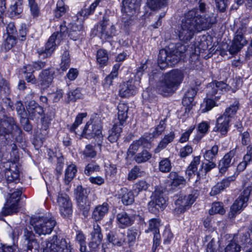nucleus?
<instances>
[{
    "label": "nucleus",
    "mask_w": 252,
    "mask_h": 252,
    "mask_svg": "<svg viewBox=\"0 0 252 252\" xmlns=\"http://www.w3.org/2000/svg\"><path fill=\"white\" fill-rule=\"evenodd\" d=\"M206 4L199 2V8H193L184 14L176 33L179 39L184 42L189 41L196 33L209 29L215 22L207 14Z\"/></svg>",
    "instance_id": "f257e3e1"
},
{
    "label": "nucleus",
    "mask_w": 252,
    "mask_h": 252,
    "mask_svg": "<svg viewBox=\"0 0 252 252\" xmlns=\"http://www.w3.org/2000/svg\"><path fill=\"white\" fill-rule=\"evenodd\" d=\"M184 78L183 71L172 70L164 74L163 79L158 86V92L163 95L173 94L179 88Z\"/></svg>",
    "instance_id": "f03ea898"
},
{
    "label": "nucleus",
    "mask_w": 252,
    "mask_h": 252,
    "mask_svg": "<svg viewBox=\"0 0 252 252\" xmlns=\"http://www.w3.org/2000/svg\"><path fill=\"white\" fill-rule=\"evenodd\" d=\"M67 30V28L65 23L61 24L60 25V32H54L51 35L45 44V48H39L37 50L39 56L43 58L50 57L56 47L66 36Z\"/></svg>",
    "instance_id": "7ed1b4c3"
},
{
    "label": "nucleus",
    "mask_w": 252,
    "mask_h": 252,
    "mask_svg": "<svg viewBox=\"0 0 252 252\" xmlns=\"http://www.w3.org/2000/svg\"><path fill=\"white\" fill-rule=\"evenodd\" d=\"M56 223L54 218L49 214L33 218L31 221L34 231L39 236L51 234Z\"/></svg>",
    "instance_id": "20e7f679"
},
{
    "label": "nucleus",
    "mask_w": 252,
    "mask_h": 252,
    "mask_svg": "<svg viewBox=\"0 0 252 252\" xmlns=\"http://www.w3.org/2000/svg\"><path fill=\"white\" fill-rule=\"evenodd\" d=\"M43 252H72L70 242L62 238L59 240L57 235L49 239Z\"/></svg>",
    "instance_id": "39448f33"
},
{
    "label": "nucleus",
    "mask_w": 252,
    "mask_h": 252,
    "mask_svg": "<svg viewBox=\"0 0 252 252\" xmlns=\"http://www.w3.org/2000/svg\"><path fill=\"white\" fill-rule=\"evenodd\" d=\"M251 191V188L247 187L245 189L242 194L234 201L230 208L228 216L230 219L235 218V216L240 213L243 209L247 206V202Z\"/></svg>",
    "instance_id": "423d86ee"
},
{
    "label": "nucleus",
    "mask_w": 252,
    "mask_h": 252,
    "mask_svg": "<svg viewBox=\"0 0 252 252\" xmlns=\"http://www.w3.org/2000/svg\"><path fill=\"white\" fill-rule=\"evenodd\" d=\"M22 131L16 124L14 119L7 117L2 120L0 123V133L1 134H11L13 137L19 136Z\"/></svg>",
    "instance_id": "0eeeda50"
},
{
    "label": "nucleus",
    "mask_w": 252,
    "mask_h": 252,
    "mask_svg": "<svg viewBox=\"0 0 252 252\" xmlns=\"http://www.w3.org/2000/svg\"><path fill=\"white\" fill-rule=\"evenodd\" d=\"M21 194L22 191L19 189L9 194V198L2 210V213L4 216L12 215L18 212V202Z\"/></svg>",
    "instance_id": "6e6552de"
},
{
    "label": "nucleus",
    "mask_w": 252,
    "mask_h": 252,
    "mask_svg": "<svg viewBox=\"0 0 252 252\" xmlns=\"http://www.w3.org/2000/svg\"><path fill=\"white\" fill-rule=\"evenodd\" d=\"M228 90L227 85L223 82H212L207 86V95L208 97L214 98L217 100L221 94Z\"/></svg>",
    "instance_id": "1a4fd4ad"
},
{
    "label": "nucleus",
    "mask_w": 252,
    "mask_h": 252,
    "mask_svg": "<svg viewBox=\"0 0 252 252\" xmlns=\"http://www.w3.org/2000/svg\"><path fill=\"white\" fill-rule=\"evenodd\" d=\"M23 237L24 246L22 252H38L39 245L32 231L25 229Z\"/></svg>",
    "instance_id": "9d476101"
},
{
    "label": "nucleus",
    "mask_w": 252,
    "mask_h": 252,
    "mask_svg": "<svg viewBox=\"0 0 252 252\" xmlns=\"http://www.w3.org/2000/svg\"><path fill=\"white\" fill-rule=\"evenodd\" d=\"M57 202L62 216L63 218H67L72 214V203L66 194L59 193Z\"/></svg>",
    "instance_id": "9b49d317"
},
{
    "label": "nucleus",
    "mask_w": 252,
    "mask_h": 252,
    "mask_svg": "<svg viewBox=\"0 0 252 252\" xmlns=\"http://www.w3.org/2000/svg\"><path fill=\"white\" fill-rule=\"evenodd\" d=\"M99 32L101 38L110 39L117 35V30L114 25L109 22V19L103 17L99 22Z\"/></svg>",
    "instance_id": "f8f14e48"
},
{
    "label": "nucleus",
    "mask_w": 252,
    "mask_h": 252,
    "mask_svg": "<svg viewBox=\"0 0 252 252\" xmlns=\"http://www.w3.org/2000/svg\"><path fill=\"white\" fill-rule=\"evenodd\" d=\"M196 198V196L193 194L180 195L175 202L176 206L175 210H177V211L180 213L184 212L191 207Z\"/></svg>",
    "instance_id": "ddd939ff"
},
{
    "label": "nucleus",
    "mask_w": 252,
    "mask_h": 252,
    "mask_svg": "<svg viewBox=\"0 0 252 252\" xmlns=\"http://www.w3.org/2000/svg\"><path fill=\"white\" fill-rule=\"evenodd\" d=\"M247 43L248 41L242 33V30H238L229 48V53L232 55L237 54Z\"/></svg>",
    "instance_id": "4468645a"
},
{
    "label": "nucleus",
    "mask_w": 252,
    "mask_h": 252,
    "mask_svg": "<svg viewBox=\"0 0 252 252\" xmlns=\"http://www.w3.org/2000/svg\"><path fill=\"white\" fill-rule=\"evenodd\" d=\"M74 194L79 208L87 211L90 208V202L86 196V190L81 186H78L74 189Z\"/></svg>",
    "instance_id": "2eb2a0df"
},
{
    "label": "nucleus",
    "mask_w": 252,
    "mask_h": 252,
    "mask_svg": "<svg viewBox=\"0 0 252 252\" xmlns=\"http://www.w3.org/2000/svg\"><path fill=\"white\" fill-rule=\"evenodd\" d=\"M152 200L149 202V208L155 207L156 208H163L166 204V199L163 196V192L160 189L157 188L151 196Z\"/></svg>",
    "instance_id": "dca6fc26"
},
{
    "label": "nucleus",
    "mask_w": 252,
    "mask_h": 252,
    "mask_svg": "<svg viewBox=\"0 0 252 252\" xmlns=\"http://www.w3.org/2000/svg\"><path fill=\"white\" fill-rule=\"evenodd\" d=\"M83 134L87 138L100 137L101 126L99 124L89 122L86 124L83 129Z\"/></svg>",
    "instance_id": "f3484780"
},
{
    "label": "nucleus",
    "mask_w": 252,
    "mask_h": 252,
    "mask_svg": "<svg viewBox=\"0 0 252 252\" xmlns=\"http://www.w3.org/2000/svg\"><path fill=\"white\" fill-rule=\"evenodd\" d=\"M135 81L132 80L124 82L120 85L119 95L122 97H128L134 95L137 90Z\"/></svg>",
    "instance_id": "a211bd4d"
},
{
    "label": "nucleus",
    "mask_w": 252,
    "mask_h": 252,
    "mask_svg": "<svg viewBox=\"0 0 252 252\" xmlns=\"http://www.w3.org/2000/svg\"><path fill=\"white\" fill-rule=\"evenodd\" d=\"M19 172L17 164L9 162V168L4 171V178L7 183L16 182L19 180Z\"/></svg>",
    "instance_id": "6ab92c4d"
},
{
    "label": "nucleus",
    "mask_w": 252,
    "mask_h": 252,
    "mask_svg": "<svg viewBox=\"0 0 252 252\" xmlns=\"http://www.w3.org/2000/svg\"><path fill=\"white\" fill-rule=\"evenodd\" d=\"M140 1L141 0H123L122 11L131 16L138 10Z\"/></svg>",
    "instance_id": "aec40b11"
},
{
    "label": "nucleus",
    "mask_w": 252,
    "mask_h": 252,
    "mask_svg": "<svg viewBox=\"0 0 252 252\" xmlns=\"http://www.w3.org/2000/svg\"><path fill=\"white\" fill-rule=\"evenodd\" d=\"M54 73L49 69H45L39 74L37 80L43 89H46L51 85Z\"/></svg>",
    "instance_id": "412c9836"
},
{
    "label": "nucleus",
    "mask_w": 252,
    "mask_h": 252,
    "mask_svg": "<svg viewBox=\"0 0 252 252\" xmlns=\"http://www.w3.org/2000/svg\"><path fill=\"white\" fill-rule=\"evenodd\" d=\"M27 109L31 119L39 118L44 113L43 108L34 100L30 101L27 104Z\"/></svg>",
    "instance_id": "4be33fe9"
},
{
    "label": "nucleus",
    "mask_w": 252,
    "mask_h": 252,
    "mask_svg": "<svg viewBox=\"0 0 252 252\" xmlns=\"http://www.w3.org/2000/svg\"><path fill=\"white\" fill-rule=\"evenodd\" d=\"M230 120V119L228 117L225 116V115L220 116L217 120L214 131L220 132L222 135H226L229 126Z\"/></svg>",
    "instance_id": "5701e85b"
},
{
    "label": "nucleus",
    "mask_w": 252,
    "mask_h": 252,
    "mask_svg": "<svg viewBox=\"0 0 252 252\" xmlns=\"http://www.w3.org/2000/svg\"><path fill=\"white\" fill-rule=\"evenodd\" d=\"M116 219L119 227L122 228L130 226L134 221V217L125 212L118 213L117 215Z\"/></svg>",
    "instance_id": "b1692460"
},
{
    "label": "nucleus",
    "mask_w": 252,
    "mask_h": 252,
    "mask_svg": "<svg viewBox=\"0 0 252 252\" xmlns=\"http://www.w3.org/2000/svg\"><path fill=\"white\" fill-rule=\"evenodd\" d=\"M236 154V149H233L226 154L219 163V171L224 174L230 166L231 160Z\"/></svg>",
    "instance_id": "393cba45"
},
{
    "label": "nucleus",
    "mask_w": 252,
    "mask_h": 252,
    "mask_svg": "<svg viewBox=\"0 0 252 252\" xmlns=\"http://www.w3.org/2000/svg\"><path fill=\"white\" fill-rule=\"evenodd\" d=\"M118 122H117L120 126H123L124 124L126 123L127 118V112L128 111V106L125 103H119L118 107Z\"/></svg>",
    "instance_id": "a878e982"
},
{
    "label": "nucleus",
    "mask_w": 252,
    "mask_h": 252,
    "mask_svg": "<svg viewBox=\"0 0 252 252\" xmlns=\"http://www.w3.org/2000/svg\"><path fill=\"white\" fill-rule=\"evenodd\" d=\"M118 198L125 205H129L134 201V196L132 191L126 188L122 189L118 193Z\"/></svg>",
    "instance_id": "bb28decb"
},
{
    "label": "nucleus",
    "mask_w": 252,
    "mask_h": 252,
    "mask_svg": "<svg viewBox=\"0 0 252 252\" xmlns=\"http://www.w3.org/2000/svg\"><path fill=\"white\" fill-rule=\"evenodd\" d=\"M68 36L73 40L78 39L81 36L83 35L84 31H83V26L81 22L78 23H73L71 24L69 28Z\"/></svg>",
    "instance_id": "cd10ccee"
},
{
    "label": "nucleus",
    "mask_w": 252,
    "mask_h": 252,
    "mask_svg": "<svg viewBox=\"0 0 252 252\" xmlns=\"http://www.w3.org/2000/svg\"><path fill=\"white\" fill-rule=\"evenodd\" d=\"M169 178L171 180L170 185L172 189L182 188L186 185V181L184 177L179 175L176 172H170Z\"/></svg>",
    "instance_id": "c85d7f7f"
},
{
    "label": "nucleus",
    "mask_w": 252,
    "mask_h": 252,
    "mask_svg": "<svg viewBox=\"0 0 252 252\" xmlns=\"http://www.w3.org/2000/svg\"><path fill=\"white\" fill-rule=\"evenodd\" d=\"M107 237L109 242L118 246L122 245L125 240V233L120 231H110Z\"/></svg>",
    "instance_id": "c756f323"
},
{
    "label": "nucleus",
    "mask_w": 252,
    "mask_h": 252,
    "mask_svg": "<svg viewBox=\"0 0 252 252\" xmlns=\"http://www.w3.org/2000/svg\"><path fill=\"white\" fill-rule=\"evenodd\" d=\"M150 144V142L147 139L141 137L138 140L134 141L130 144L128 150V154L130 155L133 156L138 151L140 147H148V145Z\"/></svg>",
    "instance_id": "7c9ffc66"
},
{
    "label": "nucleus",
    "mask_w": 252,
    "mask_h": 252,
    "mask_svg": "<svg viewBox=\"0 0 252 252\" xmlns=\"http://www.w3.org/2000/svg\"><path fill=\"white\" fill-rule=\"evenodd\" d=\"M109 209V206L107 203H103L95 207L93 214L92 218L95 221L100 220L107 213Z\"/></svg>",
    "instance_id": "2f4dec72"
},
{
    "label": "nucleus",
    "mask_w": 252,
    "mask_h": 252,
    "mask_svg": "<svg viewBox=\"0 0 252 252\" xmlns=\"http://www.w3.org/2000/svg\"><path fill=\"white\" fill-rule=\"evenodd\" d=\"M169 47L161 49L158 55V63L159 67L164 69L168 66Z\"/></svg>",
    "instance_id": "473e14b6"
},
{
    "label": "nucleus",
    "mask_w": 252,
    "mask_h": 252,
    "mask_svg": "<svg viewBox=\"0 0 252 252\" xmlns=\"http://www.w3.org/2000/svg\"><path fill=\"white\" fill-rule=\"evenodd\" d=\"M174 138L175 133L173 132H170L168 134L165 135L155 149V152L156 153H159L161 150L164 149L169 143L172 142Z\"/></svg>",
    "instance_id": "72a5a7b5"
},
{
    "label": "nucleus",
    "mask_w": 252,
    "mask_h": 252,
    "mask_svg": "<svg viewBox=\"0 0 252 252\" xmlns=\"http://www.w3.org/2000/svg\"><path fill=\"white\" fill-rule=\"evenodd\" d=\"M96 62L100 67L106 65L108 61L107 51L103 49H100L96 52Z\"/></svg>",
    "instance_id": "f704fd0d"
},
{
    "label": "nucleus",
    "mask_w": 252,
    "mask_h": 252,
    "mask_svg": "<svg viewBox=\"0 0 252 252\" xmlns=\"http://www.w3.org/2000/svg\"><path fill=\"white\" fill-rule=\"evenodd\" d=\"M122 126H120L117 123L113 125L111 130L109 132L108 137V140L111 143L116 142L118 140L121 132L122 131Z\"/></svg>",
    "instance_id": "c9c22d12"
},
{
    "label": "nucleus",
    "mask_w": 252,
    "mask_h": 252,
    "mask_svg": "<svg viewBox=\"0 0 252 252\" xmlns=\"http://www.w3.org/2000/svg\"><path fill=\"white\" fill-rule=\"evenodd\" d=\"M71 59L69 53L67 50H65L61 56L59 70L63 72L65 71L70 66Z\"/></svg>",
    "instance_id": "e433bc0d"
},
{
    "label": "nucleus",
    "mask_w": 252,
    "mask_h": 252,
    "mask_svg": "<svg viewBox=\"0 0 252 252\" xmlns=\"http://www.w3.org/2000/svg\"><path fill=\"white\" fill-rule=\"evenodd\" d=\"M210 127V123L203 121L198 124L197 126V131L198 133L196 136L195 139L197 140H200L208 131Z\"/></svg>",
    "instance_id": "4c0bfd02"
},
{
    "label": "nucleus",
    "mask_w": 252,
    "mask_h": 252,
    "mask_svg": "<svg viewBox=\"0 0 252 252\" xmlns=\"http://www.w3.org/2000/svg\"><path fill=\"white\" fill-rule=\"evenodd\" d=\"M76 172L77 169L75 165L71 164L67 166L65 170L64 177V181L66 184H68L73 179L75 176Z\"/></svg>",
    "instance_id": "58836bf2"
},
{
    "label": "nucleus",
    "mask_w": 252,
    "mask_h": 252,
    "mask_svg": "<svg viewBox=\"0 0 252 252\" xmlns=\"http://www.w3.org/2000/svg\"><path fill=\"white\" fill-rule=\"evenodd\" d=\"M219 152V147L215 145L211 149L206 150L204 153L203 157L205 160H215Z\"/></svg>",
    "instance_id": "ea45409f"
},
{
    "label": "nucleus",
    "mask_w": 252,
    "mask_h": 252,
    "mask_svg": "<svg viewBox=\"0 0 252 252\" xmlns=\"http://www.w3.org/2000/svg\"><path fill=\"white\" fill-rule=\"evenodd\" d=\"M152 156V154L147 150H143L135 155L134 160L138 163L145 162L149 160Z\"/></svg>",
    "instance_id": "a19ab883"
},
{
    "label": "nucleus",
    "mask_w": 252,
    "mask_h": 252,
    "mask_svg": "<svg viewBox=\"0 0 252 252\" xmlns=\"http://www.w3.org/2000/svg\"><path fill=\"white\" fill-rule=\"evenodd\" d=\"M68 7L64 3L63 0H59L56 5L55 10V16L57 18L61 17L67 11Z\"/></svg>",
    "instance_id": "79ce46f5"
},
{
    "label": "nucleus",
    "mask_w": 252,
    "mask_h": 252,
    "mask_svg": "<svg viewBox=\"0 0 252 252\" xmlns=\"http://www.w3.org/2000/svg\"><path fill=\"white\" fill-rule=\"evenodd\" d=\"M91 239L97 240V242H101L103 238L101 228L97 223L93 225V230L91 233Z\"/></svg>",
    "instance_id": "37998d69"
},
{
    "label": "nucleus",
    "mask_w": 252,
    "mask_h": 252,
    "mask_svg": "<svg viewBox=\"0 0 252 252\" xmlns=\"http://www.w3.org/2000/svg\"><path fill=\"white\" fill-rule=\"evenodd\" d=\"M17 43V39L13 35H7L3 41L2 46L6 50L8 51L14 46Z\"/></svg>",
    "instance_id": "c03bdc74"
},
{
    "label": "nucleus",
    "mask_w": 252,
    "mask_h": 252,
    "mask_svg": "<svg viewBox=\"0 0 252 252\" xmlns=\"http://www.w3.org/2000/svg\"><path fill=\"white\" fill-rule=\"evenodd\" d=\"M171 161L168 158H163L159 162L158 168L163 173L169 172L171 169Z\"/></svg>",
    "instance_id": "a18cd8bd"
},
{
    "label": "nucleus",
    "mask_w": 252,
    "mask_h": 252,
    "mask_svg": "<svg viewBox=\"0 0 252 252\" xmlns=\"http://www.w3.org/2000/svg\"><path fill=\"white\" fill-rule=\"evenodd\" d=\"M168 65L172 66L177 63L181 59V55H178L175 50L169 47Z\"/></svg>",
    "instance_id": "49530a36"
},
{
    "label": "nucleus",
    "mask_w": 252,
    "mask_h": 252,
    "mask_svg": "<svg viewBox=\"0 0 252 252\" xmlns=\"http://www.w3.org/2000/svg\"><path fill=\"white\" fill-rule=\"evenodd\" d=\"M225 212L222 203L218 202L213 203L211 208L209 210V213L211 215L216 214L222 215L225 213Z\"/></svg>",
    "instance_id": "de8ad7c7"
},
{
    "label": "nucleus",
    "mask_w": 252,
    "mask_h": 252,
    "mask_svg": "<svg viewBox=\"0 0 252 252\" xmlns=\"http://www.w3.org/2000/svg\"><path fill=\"white\" fill-rule=\"evenodd\" d=\"M239 103L238 100H235L233 103L225 109L223 115L228 117L229 118L235 115L239 109Z\"/></svg>",
    "instance_id": "09e8293b"
},
{
    "label": "nucleus",
    "mask_w": 252,
    "mask_h": 252,
    "mask_svg": "<svg viewBox=\"0 0 252 252\" xmlns=\"http://www.w3.org/2000/svg\"><path fill=\"white\" fill-rule=\"evenodd\" d=\"M149 228L145 230L146 233L150 231L159 232V227L160 226V220L158 219H152L149 220Z\"/></svg>",
    "instance_id": "8fccbe9b"
},
{
    "label": "nucleus",
    "mask_w": 252,
    "mask_h": 252,
    "mask_svg": "<svg viewBox=\"0 0 252 252\" xmlns=\"http://www.w3.org/2000/svg\"><path fill=\"white\" fill-rule=\"evenodd\" d=\"M167 0H148L147 4L152 9H156L165 5Z\"/></svg>",
    "instance_id": "3c124183"
},
{
    "label": "nucleus",
    "mask_w": 252,
    "mask_h": 252,
    "mask_svg": "<svg viewBox=\"0 0 252 252\" xmlns=\"http://www.w3.org/2000/svg\"><path fill=\"white\" fill-rule=\"evenodd\" d=\"M84 158H94L96 156V152L94 147L90 144L86 146L83 152Z\"/></svg>",
    "instance_id": "603ef678"
},
{
    "label": "nucleus",
    "mask_w": 252,
    "mask_h": 252,
    "mask_svg": "<svg viewBox=\"0 0 252 252\" xmlns=\"http://www.w3.org/2000/svg\"><path fill=\"white\" fill-rule=\"evenodd\" d=\"M99 166L94 162L88 163L85 167L84 172L88 176L92 174L94 172L99 171Z\"/></svg>",
    "instance_id": "864d4df0"
},
{
    "label": "nucleus",
    "mask_w": 252,
    "mask_h": 252,
    "mask_svg": "<svg viewBox=\"0 0 252 252\" xmlns=\"http://www.w3.org/2000/svg\"><path fill=\"white\" fill-rule=\"evenodd\" d=\"M138 231L135 229H129L127 233V242L129 246L135 243Z\"/></svg>",
    "instance_id": "5fc2aeb1"
},
{
    "label": "nucleus",
    "mask_w": 252,
    "mask_h": 252,
    "mask_svg": "<svg viewBox=\"0 0 252 252\" xmlns=\"http://www.w3.org/2000/svg\"><path fill=\"white\" fill-rule=\"evenodd\" d=\"M82 97V94L79 89L77 88L74 90L70 91L68 93V100L69 101H75L77 99Z\"/></svg>",
    "instance_id": "6e6d98bb"
},
{
    "label": "nucleus",
    "mask_w": 252,
    "mask_h": 252,
    "mask_svg": "<svg viewBox=\"0 0 252 252\" xmlns=\"http://www.w3.org/2000/svg\"><path fill=\"white\" fill-rule=\"evenodd\" d=\"M87 116L86 113H79L76 117L75 121L70 128L71 132L75 131L76 128L82 123L83 118Z\"/></svg>",
    "instance_id": "4d7b16f0"
},
{
    "label": "nucleus",
    "mask_w": 252,
    "mask_h": 252,
    "mask_svg": "<svg viewBox=\"0 0 252 252\" xmlns=\"http://www.w3.org/2000/svg\"><path fill=\"white\" fill-rule=\"evenodd\" d=\"M150 187V184L146 181L141 180L138 181L134 185L135 190L137 192H141L142 191H146Z\"/></svg>",
    "instance_id": "13d9d810"
},
{
    "label": "nucleus",
    "mask_w": 252,
    "mask_h": 252,
    "mask_svg": "<svg viewBox=\"0 0 252 252\" xmlns=\"http://www.w3.org/2000/svg\"><path fill=\"white\" fill-rule=\"evenodd\" d=\"M99 3V1L95 0L93 2L88 8L82 10L79 12L81 16H88L94 13L95 9Z\"/></svg>",
    "instance_id": "bf43d9fd"
},
{
    "label": "nucleus",
    "mask_w": 252,
    "mask_h": 252,
    "mask_svg": "<svg viewBox=\"0 0 252 252\" xmlns=\"http://www.w3.org/2000/svg\"><path fill=\"white\" fill-rule=\"evenodd\" d=\"M140 176V169L137 166H135L129 172L127 176V180L132 181L135 180Z\"/></svg>",
    "instance_id": "052dcab7"
},
{
    "label": "nucleus",
    "mask_w": 252,
    "mask_h": 252,
    "mask_svg": "<svg viewBox=\"0 0 252 252\" xmlns=\"http://www.w3.org/2000/svg\"><path fill=\"white\" fill-rule=\"evenodd\" d=\"M64 92L61 89H57L56 92L49 94L54 102H59L63 97Z\"/></svg>",
    "instance_id": "680f3d73"
},
{
    "label": "nucleus",
    "mask_w": 252,
    "mask_h": 252,
    "mask_svg": "<svg viewBox=\"0 0 252 252\" xmlns=\"http://www.w3.org/2000/svg\"><path fill=\"white\" fill-rule=\"evenodd\" d=\"M10 10L12 14L19 15L22 12V4L20 1H18L10 6Z\"/></svg>",
    "instance_id": "e2e57ef3"
},
{
    "label": "nucleus",
    "mask_w": 252,
    "mask_h": 252,
    "mask_svg": "<svg viewBox=\"0 0 252 252\" xmlns=\"http://www.w3.org/2000/svg\"><path fill=\"white\" fill-rule=\"evenodd\" d=\"M241 247L234 241H231L226 247L225 252H239Z\"/></svg>",
    "instance_id": "0e129e2a"
},
{
    "label": "nucleus",
    "mask_w": 252,
    "mask_h": 252,
    "mask_svg": "<svg viewBox=\"0 0 252 252\" xmlns=\"http://www.w3.org/2000/svg\"><path fill=\"white\" fill-rule=\"evenodd\" d=\"M29 5L30 8L32 15L33 17H38L40 14V8L38 4L35 2V1H33L29 2Z\"/></svg>",
    "instance_id": "69168bd1"
},
{
    "label": "nucleus",
    "mask_w": 252,
    "mask_h": 252,
    "mask_svg": "<svg viewBox=\"0 0 252 252\" xmlns=\"http://www.w3.org/2000/svg\"><path fill=\"white\" fill-rule=\"evenodd\" d=\"M192 151V147L190 145H187L180 149L179 155L182 158H186L190 155Z\"/></svg>",
    "instance_id": "338daca9"
},
{
    "label": "nucleus",
    "mask_w": 252,
    "mask_h": 252,
    "mask_svg": "<svg viewBox=\"0 0 252 252\" xmlns=\"http://www.w3.org/2000/svg\"><path fill=\"white\" fill-rule=\"evenodd\" d=\"M105 171L107 176H114L117 173L116 165L112 164H106Z\"/></svg>",
    "instance_id": "774afa93"
}]
</instances>
